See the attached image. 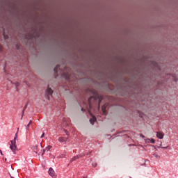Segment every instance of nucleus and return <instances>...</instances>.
<instances>
[{
    "instance_id": "18",
    "label": "nucleus",
    "mask_w": 178,
    "mask_h": 178,
    "mask_svg": "<svg viewBox=\"0 0 178 178\" xmlns=\"http://www.w3.org/2000/svg\"><path fill=\"white\" fill-rule=\"evenodd\" d=\"M44 136H45V133H43L42 134V136H41V138H44Z\"/></svg>"
},
{
    "instance_id": "22",
    "label": "nucleus",
    "mask_w": 178,
    "mask_h": 178,
    "mask_svg": "<svg viewBox=\"0 0 178 178\" xmlns=\"http://www.w3.org/2000/svg\"><path fill=\"white\" fill-rule=\"evenodd\" d=\"M0 154H1V155H3V154H2V150H1V149H0Z\"/></svg>"
},
{
    "instance_id": "7",
    "label": "nucleus",
    "mask_w": 178,
    "mask_h": 178,
    "mask_svg": "<svg viewBox=\"0 0 178 178\" xmlns=\"http://www.w3.org/2000/svg\"><path fill=\"white\" fill-rule=\"evenodd\" d=\"M47 93L48 94V95H52V94L54 93V90H52L51 88L48 87L47 89Z\"/></svg>"
},
{
    "instance_id": "12",
    "label": "nucleus",
    "mask_w": 178,
    "mask_h": 178,
    "mask_svg": "<svg viewBox=\"0 0 178 178\" xmlns=\"http://www.w3.org/2000/svg\"><path fill=\"white\" fill-rule=\"evenodd\" d=\"M147 141H150L151 144H155V140L154 138L147 139Z\"/></svg>"
},
{
    "instance_id": "23",
    "label": "nucleus",
    "mask_w": 178,
    "mask_h": 178,
    "mask_svg": "<svg viewBox=\"0 0 178 178\" xmlns=\"http://www.w3.org/2000/svg\"><path fill=\"white\" fill-rule=\"evenodd\" d=\"M4 38H6V35H4Z\"/></svg>"
},
{
    "instance_id": "11",
    "label": "nucleus",
    "mask_w": 178,
    "mask_h": 178,
    "mask_svg": "<svg viewBox=\"0 0 178 178\" xmlns=\"http://www.w3.org/2000/svg\"><path fill=\"white\" fill-rule=\"evenodd\" d=\"M58 70H59V65H56L54 70L55 73H58Z\"/></svg>"
},
{
    "instance_id": "3",
    "label": "nucleus",
    "mask_w": 178,
    "mask_h": 178,
    "mask_svg": "<svg viewBox=\"0 0 178 178\" xmlns=\"http://www.w3.org/2000/svg\"><path fill=\"white\" fill-rule=\"evenodd\" d=\"M49 175L53 178H56V174H55V171L54 170V169H52V168H49Z\"/></svg>"
},
{
    "instance_id": "15",
    "label": "nucleus",
    "mask_w": 178,
    "mask_h": 178,
    "mask_svg": "<svg viewBox=\"0 0 178 178\" xmlns=\"http://www.w3.org/2000/svg\"><path fill=\"white\" fill-rule=\"evenodd\" d=\"M15 86L16 87H19V86H20V83L19 82L15 83Z\"/></svg>"
},
{
    "instance_id": "9",
    "label": "nucleus",
    "mask_w": 178,
    "mask_h": 178,
    "mask_svg": "<svg viewBox=\"0 0 178 178\" xmlns=\"http://www.w3.org/2000/svg\"><path fill=\"white\" fill-rule=\"evenodd\" d=\"M96 121H97V118L94 116L90 120L91 124H94V122H95Z\"/></svg>"
},
{
    "instance_id": "13",
    "label": "nucleus",
    "mask_w": 178,
    "mask_h": 178,
    "mask_svg": "<svg viewBox=\"0 0 178 178\" xmlns=\"http://www.w3.org/2000/svg\"><path fill=\"white\" fill-rule=\"evenodd\" d=\"M65 79H66V80H70V75L67 74V75L65 76Z\"/></svg>"
},
{
    "instance_id": "17",
    "label": "nucleus",
    "mask_w": 178,
    "mask_h": 178,
    "mask_svg": "<svg viewBox=\"0 0 178 178\" xmlns=\"http://www.w3.org/2000/svg\"><path fill=\"white\" fill-rule=\"evenodd\" d=\"M65 133L66 134V136H69V132H67V130H65Z\"/></svg>"
},
{
    "instance_id": "1",
    "label": "nucleus",
    "mask_w": 178,
    "mask_h": 178,
    "mask_svg": "<svg viewBox=\"0 0 178 178\" xmlns=\"http://www.w3.org/2000/svg\"><path fill=\"white\" fill-rule=\"evenodd\" d=\"M97 99H99L98 106L99 108V105H101V101H102V96H99L97 92H95V96L90 97L88 100L90 109H91V107L92 106V102H97Z\"/></svg>"
},
{
    "instance_id": "5",
    "label": "nucleus",
    "mask_w": 178,
    "mask_h": 178,
    "mask_svg": "<svg viewBox=\"0 0 178 178\" xmlns=\"http://www.w3.org/2000/svg\"><path fill=\"white\" fill-rule=\"evenodd\" d=\"M58 141H59V143H66V142L69 141V138L59 137Z\"/></svg>"
},
{
    "instance_id": "6",
    "label": "nucleus",
    "mask_w": 178,
    "mask_h": 178,
    "mask_svg": "<svg viewBox=\"0 0 178 178\" xmlns=\"http://www.w3.org/2000/svg\"><path fill=\"white\" fill-rule=\"evenodd\" d=\"M165 134L163 132H156V137L157 138H159L160 140H162Z\"/></svg>"
},
{
    "instance_id": "4",
    "label": "nucleus",
    "mask_w": 178,
    "mask_h": 178,
    "mask_svg": "<svg viewBox=\"0 0 178 178\" xmlns=\"http://www.w3.org/2000/svg\"><path fill=\"white\" fill-rule=\"evenodd\" d=\"M84 155L85 154L82 153L79 155L75 156L72 159H71L70 162H74V161H76V159H79V158H82V156H84Z\"/></svg>"
},
{
    "instance_id": "8",
    "label": "nucleus",
    "mask_w": 178,
    "mask_h": 178,
    "mask_svg": "<svg viewBox=\"0 0 178 178\" xmlns=\"http://www.w3.org/2000/svg\"><path fill=\"white\" fill-rule=\"evenodd\" d=\"M102 111L103 115H105V113H106V104H104L102 106Z\"/></svg>"
},
{
    "instance_id": "20",
    "label": "nucleus",
    "mask_w": 178,
    "mask_h": 178,
    "mask_svg": "<svg viewBox=\"0 0 178 178\" xmlns=\"http://www.w3.org/2000/svg\"><path fill=\"white\" fill-rule=\"evenodd\" d=\"M29 127H30V124H28L26 126V129H29Z\"/></svg>"
},
{
    "instance_id": "16",
    "label": "nucleus",
    "mask_w": 178,
    "mask_h": 178,
    "mask_svg": "<svg viewBox=\"0 0 178 178\" xmlns=\"http://www.w3.org/2000/svg\"><path fill=\"white\" fill-rule=\"evenodd\" d=\"M175 81H177L178 79L176 76H173Z\"/></svg>"
},
{
    "instance_id": "2",
    "label": "nucleus",
    "mask_w": 178,
    "mask_h": 178,
    "mask_svg": "<svg viewBox=\"0 0 178 178\" xmlns=\"http://www.w3.org/2000/svg\"><path fill=\"white\" fill-rule=\"evenodd\" d=\"M16 140H17V132L16 133L14 140L10 141V148L13 151V152H15L16 151L17 146H16Z\"/></svg>"
},
{
    "instance_id": "10",
    "label": "nucleus",
    "mask_w": 178,
    "mask_h": 178,
    "mask_svg": "<svg viewBox=\"0 0 178 178\" xmlns=\"http://www.w3.org/2000/svg\"><path fill=\"white\" fill-rule=\"evenodd\" d=\"M51 148H52V146H51V145L47 146L46 147L45 150H43L42 155H44V152H45V151H49V149H51Z\"/></svg>"
},
{
    "instance_id": "14",
    "label": "nucleus",
    "mask_w": 178,
    "mask_h": 178,
    "mask_svg": "<svg viewBox=\"0 0 178 178\" xmlns=\"http://www.w3.org/2000/svg\"><path fill=\"white\" fill-rule=\"evenodd\" d=\"M26 108H27V104H26V105L24 106V109H23V111H22V114L24 113V111H26Z\"/></svg>"
},
{
    "instance_id": "19",
    "label": "nucleus",
    "mask_w": 178,
    "mask_h": 178,
    "mask_svg": "<svg viewBox=\"0 0 178 178\" xmlns=\"http://www.w3.org/2000/svg\"><path fill=\"white\" fill-rule=\"evenodd\" d=\"M2 51V45L0 44V52Z\"/></svg>"
},
{
    "instance_id": "21",
    "label": "nucleus",
    "mask_w": 178,
    "mask_h": 178,
    "mask_svg": "<svg viewBox=\"0 0 178 178\" xmlns=\"http://www.w3.org/2000/svg\"><path fill=\"white\" fill-rule=\"evenodd\" d=\"M31 123H33V121L32 120H30V122H29V124H31Z\"/></svg>"
}]
</instances>
